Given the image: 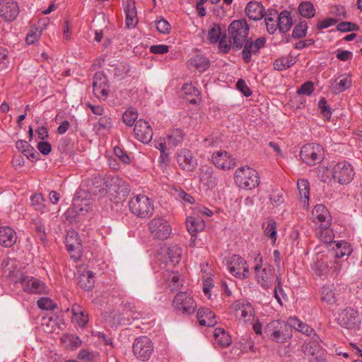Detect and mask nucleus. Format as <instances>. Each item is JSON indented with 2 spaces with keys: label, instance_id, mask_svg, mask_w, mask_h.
<instances>
[{
  "label": "nucleus",
  "instance_id": "nucleus-1",
  "mask_svg": "<svg viewBox=\"0 0 362 362\" xmlns=\"http://www.w3.org/2000/svg\"><path fill=\"white\" fill-rule=\"evenodd\" d=\"M228 30L230 42L232 43V48L235 50L240 49L249 35V25L246 20L233 21L229 25Z\"/></svg>",
  "mask_w": 362,
  "mask_h": 362
},
{
  "label": "nucleus",
  "instance_id": "nucleus-2",
  "mask_svg": "<svg viewBox=\"0 0 362 362\" xmlns=\"http://www.w3.org/2000/svg\"><path fill=\"white\" fill-rule=\"evenodd\" d=\"M129 209L132 214L140 218H149L154 211L153 203L144 194L131 198L129 201Z\"/></svg>",
  "mask_w": 362,
  "mask_h": 362
},
{
  "label": "nucleus",
  "instance_id": "nucleus-3",
  "mask_svg": "<svg viewBox=\"0 0 362 362\" xmlns=\"http://www.w3.org/2000/svg\"><path fill=\"white\" fill-rule=\"evenodd\" d=\"M235 182L241 188L252 189L260 182L257 172L248 166L240 167L235 173Z\"/></svg>",
  "mask_w": 362,
  "mask_h": 362
},
{
  "label": "nucleus",
  "instance_id": "nucleus-4",
  "mask_svg": "<svg viewBox=\"0 0 362 362\" xmlns=\"http://www.w3.org/2000/svg\"><path fill=\"white\" fill-rule=\"evenodd\" d=\"M300 156L305 163L313 166L322 160L324 150L320 144H306L301 148Z\"/></svg>",
  "mask_w": 362,
  "mask_h": 362
},
{
  "label": "nucleus",
  "instance_id": "nucleus-5",
  "mask_svg": "<svg viewBox=\"0 0 362 362\" xmlns=\"http://www.w3.org/2000/svg\"><path fill=\"white\" fill-rule=\"evenodd\" d=\"M173 307L178 313L191 315L194 313L197 303L189 293L179 292L173 298Z\"/></svg>",
  "mask_w": 362,
  "mask_h": 362
},
{
  "label": "nucleus",
  "instance_id": "nucleus-6",
  "mask_svg": "<svg viewBox=\"0 0 362 362\" xmlns=\"http://www.w3.org/2000/svg\"><path fill=\"white\" fill-rule=\"evenodd\" d=\"M355 172L352 165L347 161L337 163L332 169V177L334 181L340 185H347L353 179Z\"/></svg>",
  "mask_w": 362,
  "mask_h": 362
},
{
  "label": "nucleus",
  "instance_id": "nucleus-7",
  "mask_svg": "<svg viewBox=\"0 0 362 362\" xmlns=\"http://www.w3.org/2000/svg\"><path fill=\"white\" fill-rule=\"evenodd\" d=\"M134 355L140 361H148L153 351L151 340L147 337L137 338L132 347Z\"/></svg>",
  "mask_w": 362,
  "mask_h": 362
},
{
  "label": "nucleus",
  "instance_id": "nucleus-8",
  "mask_svg": "<svg viewBox=\"0 0 362 362\" xmlns=\"http://www.w3.org/2000/svg\"><path fill=\"white\" fill-rule=\"evenodd\" d=\"M93 92L97 98L102 100H106L109 95L110 83L103 71H98L93 76Z\"/></svg>",
  "mask_w": 362,
  "mask_h": 362
},
{
  "label": "nucleus",
  "instance_id": "nucleus-9",
  "mask_svg": "<svg viewBox=\"0 0 362 362\" xmlns=\"http://www.w3.org/2000/svg\"><path fill=\"white\" fill-rule=\"evenodd\" d=\"M151 235L157 239L165 240L171 233V227L168 222L160 217L154 218L148 223Z\"/></svg>",
  "mask_w": 362,
  "mask_h": 362
},
{
  "label": "nucleus",
  "instance_id": "nucleus-10",
  "mask_svg": "<svg viewBox=\"0 0 362 362\" xmlns=\"http://www.w3.org/2000/svg\"><path fill=\"white\" fill-rule=\"evenodd\" d=\"M227 267L230 274L240 279H245L248 276L249 269L247 262L238 255H233L227 262Z\"/></svg>",
  "mask_w": 362,
  "mask_h": 362
},
{
  "label": "nucleus",
  "instance_id": "nucleus-11",
  "mask_svg": "<svg viewBox=\"0 0 362 362\" xmlns=\"http://www.w3.org/2000/svg\"><path fill=\"white\" fill-rule=\"evenodd\" d=\"M18 281L21 284L23 290L28 293L41 294L47 291L45 283L34 277L21 274Z\"/></svg>",
  "mask_w": 362,
  "mask_h": 362
},
{
  "label": "nucleus",
  "instance_id": "nucleus-12",
  "mask_svg": "<svg viewBox=\"0 0 362 362\" xmlns=\"http://www.w3.org/2000/svg\"><path fill=\"white\" fill-rule=\"evenodd\" d=\"M134 133L136 139L143 144H148L153 138V129L145 120H137L134 124Z\"/></svg>",
  "mask_w": 362,
  "mask_h": 362
},
{
  "label": "nucleus",
  "instance_id": "nucleus-13",
  "mask_svg": "<svg viewBox=\"0 0 362 362\" xmlns=\"http://www.w3.org/2000/svg\"><path fill=\"white\" fill-rule=\"evenodd\" d=\"M312 217L315 223L320 227H329L332 218L327 207L323 204H317L312 211Z\"/></svg>",
  "mask_w": 362,
  "mask_h": 362
},
{
  "label": "nucleus",
  "instance_id": "nucleus-14",
  "mask_svg": "<svg viewBox=\"0 0 362 362\" xmlns=\"http://www.w3.org/2000/svg\"><path fill=\"white\" fill-rule=\"evenodd\" d=\"M213 163L220 169H231L235 165V159L226 151H218L212 156Z\"/></svg>",
  "mask_w": 362,
  "mask_h": 362
},
{
  "label": "nucleus",
  "instance_id": "nucleus-15",
  "mask_svg": "<svg viewBox=\"0 0 362 362\" xmlns=\"http://www.w3.org/2000/svg\"><path fill=\"white\" fill-rule=\"evenodd\" d=\"M177 161L180 167L186 171L192 172L197 165V160L194 159L191 151L183 148L177 153Z\"/></svg>",
  "mask_w": 362,
  "mask_h": 362
},
{
  "label": "nucleus",
  "instance_id": "nucleus-16",
  "mask_svg": "<svg viewBox=\"0 0 362 362\" xmlns=\"http://www.w3.org/2000/svg\"><path fill=\"white\" fill-rule=\"evenodd\" d=\"M19 13V8L16 2L12 0L0 1V16L6 21H12Z\"/></svg>",
  "mask_w": 362,
  "mask_h": 362
},
{
  "label": "nucleus",
  "instance_id": "nucleus-17",
  "mask_svg": "<svg viewBox=\"0 0 362 362\" xmlns=\"http://www.w3.org/2000/svg\"><path fill=\"white\" fill-rule=\"evenodd\" d=\"M338 320L341 327L348 329H354L360 324L357 312L351 308L344 310Z\"/></svg>",
  "mask_w": 362,
  "mask_h": 362
},
{
  "label": "nucleus",
  "instance_id": "nucleus-18",
  "mask_svg": "<svg viewBox=\"0 0 362 362\" xmlns=\"http://www.w3.org/2000/svg\"><path fill=\"white\" fill-rule=\"evenodd\" d=\"M65 244L68 252L73 253L72 257H75V255L79 256L82 245L78 234L76 230H73L67 232Z\"/></svg>",
  "mask_w": 362,
  "mask_h": 362
},
{
  "label": "nucleus",
  "instance_id": "nucleus-19",
  "mask_svg": "<svg viewBox=\"0 0 362 362\" xmlns=\"http://www.w3.org/2000/svg\"><path fill=\"white\" fill-rule=\"evenodd\" d=\"M86 190L90 195L99 197H104L107 194V189L103 187V179L100 176L88 180Z\"/></svg>",
  "mask_w": 362,
  "mask_h": 362
},
{
  "label": "nucleus",
  "instance_id": "nucleus-20",
  "mask_svg": "<svg viewBox=\"0 0 362 362\" xmlns=\"http://www.w3.org/2000/svg\"><path fill=\"white\" fill-rule=\"evenodd\" d=\"M186 225L188 232L192 235V241L194 243L197 233L205 228V223L200 216H189L186 219Z\"/></svg>",
  "mask_w": 362,
  "mask_h": 362
},
{
  "label": "nucleus",
  "instance_id": "nucleus-21",
  "mask_svg": "<svg viewBox=\"0 0 362 362\" xmlns=\"http://www.w3.org/2000/svg\"><path fill=\"white\" fill-rule=\"evenodd\" d=\"M76 281L80 288L89 291L92 290L95 285L94 273L90 270L85 269L78 274Z\"/></svg>",
  "mask_w": 362,
  "mask_h": 362
},
{
  "label": "nucleus",
  "instance_id": "nucleus-22",
  "mask_svg": "<svg viewBox=\"0 0 362 362\" xmlns=\"http://www.w3.org/2000/svg\"><path fill=\"white\" fill-rule=\"evenodd\" d=\"M135 4L134 0H127L124 11L126 13L125 24L128 28H133L138 23L137 11Z\"/></svg>",
  "mask_w": 362,
  "mask_h": 362
},
{
  "label": "nucleus",
  "instance_id": "nucleus-23",
  "mask_svg": "<svg viewBox=\"0 0 362 362\" xmlns=\"http://www.w3.org/2000/svg\"><path fill=\"white\" fill-rule=\"evenodd\" d=\"M17 240L16 231L8 226L0 227V245L9 247L13 246Z\"/></svg>",
  "mask_w": 362,
  "mask_h": 362
},
{
  "label": "nucleus",
  "instance_id": "nucleus-24",
  "mask_svg": "<svg viewBox=\"0 0 362 362\" xmlns=\"http://www.w3.org/2000/svg\"><path fill=\"white\" fill-rule=\"evenodd\" d=\"M245 13L250 19L259 21L264 16V8L259 2L250 1L245 8Z\"/></svg>",
  "mask_w": 362,
  "mask_h": 362
},
{
  "label": "nucleus",
  "instance_id": "nucleus-25",
  "mask_svg": "<svg viewBox=\"0 0 362 362\" xmlns=\"http://www.w3.org/2000/svg\"><path fill=\"white\" fill-rule=\"evenodd\" d=\"M197 319L202 326L213 327L216 324V315L207 308H199Z\"/></svg>",
  "mask_w": 362,
  "mask_h": 362
},
{
  "label": "nucleus",
  "instance_id": "nucleus-26",
  "mask_svg": "<svg viewBox=\"0 0 362 362\" xmlns=\"http://www.w3.org/2000/svg\"><path fill=\"white\" fill-rule=\"evenodd\" d=\"M272 333L273 335L270 339L277 343H284L291 337V334L288 332V326L283 321H281V325L278 326L276 331Z\"/></svg>",
  "mask_w": 362,
  "mask_h": 362
},
{
  "label": "nucleus",
  "instance_id": "nucleus-27",
  "mask_svg": "<svg viewBox=\"0 0 362 362\" xmlns=\"http://www.w3.org/2000/svg\"><path fill=\"white\" fill-rule=\"evenodd\" d=\"M293 25V20L289 11L284 10L279 14L277 27L279 30L285 33L288 32Z\"/></svg>",
  "mask_w": 362,
  "mask_h": 362
},
{
  "label": "nucleus",
  "instance_id": "nucleus-28",
  "mask_svg": "<svg viewBox=\"0 0 362 362\" xmlns=\"http://www.w3.org/2000/svg\"><path fill=\"white\" fill-rule=\"evenodd\" d=\"M200 180L204 185L213 187L216 185L217 180L213 175V169L211 167L204 166L201 169Z\"/></svg>",
  "mask_w": 362,
  "mask_h": 362
},
{
  "label": "nucleus",
  "instance_id": "nucleus-29",
  "mask_svg": "<svg viewBox=\"0 0 362 362\" xmlns=\"http://www.w3.org/2000/svg\"><path fill=\"white\" fill-rule=\"evenodd\" d=\"M338 79L335 80V84H332L330 86V90L334 94H339L343 91L347 90L351 86V80L349 76H343L337 81Z\"/></svg>",
  "mask_w": 362,
  "mask_h": 362
},
{
  "label": "nucleus",
  "instance_id": "nucleus-30",
  "mask_svg": "<svg viewBox=\"0 0 362 362\" xmlns=\"http://www.w3.org/2000/svg\"><path fill=\"white\" fill-rule=\"evenodd\" d=\"M257 282L264 288H269L272 285V269L264 268L259 273L256 274Z\"/></svg>",
  "mask_w": 362,
  "mask_h": 362
},
{
  "label": "nucleus",
  "instance_id": "nucleus-31",
  "mask_svg": "<svg viewBox=\"0 0 362 362\" xmlns=\"http://www.w3.org/2000/svg\"><path fill=\"white\" fill-rule=\"evenodd\" d=\"M254 43L252 38H247L243 43V49L242 51V57L245 63H250L252 61V54H257L253 47Z\"/></svg>",
  "mask_w": 362,
  "mask_h": 362
},
{
  "label": "nucleus",
  "instance_id": "nucleus-32",
  "mask_svg": "<svg viewBox=\"0 0 362 362\" xmlns=\"http://www.w3.org/2000/svg\"><path fill=\"white\" fill-rule=\"evenodd\" d=\"M237 315H240L245 320L253 317L254 309L250 303H237L235 305Z\"/></svg>",
  "mask_w": 362,
  "mask_h": 362
},
{
  "label": "nucleus",
  "instance_id": "nucleus-33",
  "mask_svg": "<svg viewBox=\"0 0 362 362\" xmlns=\"http://www.w3.org/2000/svg\"><path fill=\"white\" fill-rule=\"evenodd\" d=\"M214 337L216 342L222 347H227L232 342L230 335L222 328H216L214 329Z\"/></svg>",
  "mask_w": 362,
  "mask_h": 362
},
{
  "label": "nucleus",
  "instance_id": "nucleus-34",
  "mask_svg": "<svg viewBox=\"0 0 362 362\" xmlns=\"http://www.w3.org/2000/svg\"><path fill=\"white\" fill-rule=\"evenodd\" d=\"M315 233L317 238L325 243H332L334 238V234L329 227L325 228L323 226L317 227L315 229Z\"/></svg>",
  "mask_w": 362,
  "mask_h": 362
},
{
  "label": "nucleus",
  "instance_id": "nucleus-35",
  "mask_svg": "<svg viewBox=\"0 0 362 362\" xmlns=\"http://www.w3.org/2000/svg\"><path fill=\"white\" fill-rule=\"evenodd\" d=\"M182 255V250L177 245H173L168 248V264L175 266L178 264L181 259Z\"/></svg>",
  "mask_w": 362,
  "mask_h": 362
},
{
  "label": "nucleus",
  "instance_id": "nucleus-36",
  "mask_svg": "<svg viewBox=\"0 0 362 362\" xmlns=\"http://www.w3.org/2000/svg\"><path fill=\"white\" fill-rule=\"evenodd\" d=\"M300 15L306 18H311L315 16V8L310 1H302L298 6Z\"/></svg>",
  "mask_w": 362,
  "mask_h": 362
},
{
  "label": "nucleus",
  "instance_id": "nucleus-37",
  "mask_svg": "<svg viewBox=\"0 0 362 362\" xmlns=\"http://www.w3.org/2000/svg\"><path fill=\"white\" fill-rule=\"evenodd\" d=\"M303 352L308 356L317 357L319 355L324 356L323 351L320 349V346L315 341H310L303 346Z\"/></svg>",
  "mask_w": 362,
  "mask_h": 362
},
{
  "label": "nucleus",
  "instance_id": "nucleus-38",
  "mask_svg": "<svg viewBox=\"0 0 362 362\" xmlns=\"http://www.w3.org/2000/svg\"><path fill=\"white\" fill-rule=\"evenodd\" d=\"M190 64L199 71H204L209 66V62L208 59L199 54L192 58L190 59Z\"/></svg>",
  "mask_w": 362,
  "mask_h": 362
},
{
  "label": "nucleus",
  "instance_id": "nucleus-39",
  "mask_svg": "<svg viewBox=\"0 0 362 362\" xmlns=\"http://www.w3.org/2000/svg\"><path fill=\"white\" fill-rule=\"evenodd\" d=\"M72 313L75 316L79 326L84 327L88 321V315L80 305L74 304L72 306Z\"/></svg>",
  "mask_w": 362,
  "mask_h": 362
},
{
  "label": "nucleus",
  "instance_id": "nucleus-40",
  "mask_svg": "<svg viewBox=\"0 0 362 362\" xmlns=\"http://www.w3.org/2000/svg\"><path fill=\"white\" fill-rule=\"evenodd\" d=\"M299 194L302 200L305 202L309 199L310 183L307 180H298L297 182Z\"/></svg>",
  "mask_w": 362,
  "mask_h": 362
},
{
  "label": "nucleus",
  "instance_id": "nucleus-41",
  "mask_svg": "<svg viewBox=\"0 0 362 362\" xmlns=\"http://www.w3.org/2000/svg\"><path fill=\"white\" fill-rule=\"evenodd\" d=\"M321 299L328 304H334L337 301L334 292L329 286H324L321 288Z\"/></svg>",
  "mask_w": 362,
  "mask_h": 362
},
{
  "label": "nucleus",
  "instance_id": "nucleus-42",
  "mask_svg": "<svg viewBox=\"0 0 362 362\" xmlns=\"http://www.w3.org/2000/svg\"><path fill=\"white\" fill-rule=\"evenodd\" d=\"M295 64V61L289 57H281L274 61V69L278 71L285 70Z\"/></svg>",
  "mask_w": 362,
  "mask_h": 362
},
{
  "label": "nucleus",
  "instance_id": "nucleus-43",
  "mask_svg": "<svg viewBox=\"0 0 362 362\" xmlns=\"http://www.w3.org/2000/svg\"><path fill=\"white\" fill-rule=\"evenodd\" d=\"M308 24L306 21H300L297 24L292 32V37L296 39H300L305 37L307 34Z\"/></svg>",
  "mask_w": 362,
  "mask_h": 362
},
{
  "label": "nucleus",
  "instance_id": "nucleus-44",
  "mask_svg": "<svg viewBox=\"0 0 362 362\" xmlns=\"http://www.w3.org/2000/svg\"><path fill=\"white\" fill-rule=\"evenodd\" d=\"M31 205L35 211L42 213L45 207V199L40 193L35 194L30 197Z\"/></svg>",
  "mask_w": 362,
  "mask_h": 362
},
{
  "label": "nucleus",
  "instance_id": "nucleus-45",
  "mask_svg": "<svg viewBox=\"0 0 362 362\" xmlns=\"http://www.w3.org/2000/svg\"><path fill=\"white\" fill-rule=\"evenodd\" d=\"M337 248L335 252V257L337 258L349 256L352 252V248L350 244L346 242L337 243Z\"/></svg>",
  "mask_w": 362,
  "mask_h": 362
},
{
  "label": "nucleus",
  "instance_id": "nucleus-46",
  "mask_svg": "<svg viewBox=\"0 0 362 362\" xmlns=\"http://www.w3.org/2000/svg\"><path fill=\"white\" fill-rule=\"evenodd\" d=\"M184 136L185 134L182 130L180 129H173L168 136V144H171L173 146H176L182 142Z\"/></svg>",
  "mask_w": 362,
  "mask_h": 362
},
{
  "label": "nucleus",
  "instance_id": "nucleus-47",
  "mask_svg": "<svg viewBox=\"0 0 362 362\" xmlns=\"http://www.w3.org/2000/svg\"><path fill=\"white\" fill-rule=\"evenodd\" d=\"M223 36L222 30L219 24L214 23L209 30V40L212 44H216Z\"/></svg>",
  "mask_w": 362,
  "mask_h": 362
},
{
  "label": "nucleus",
  "instance_id": "nucleus-48",
  "mask_svg": "<svg viewBox=\"0 0 362 362\" xmlns=\"http://www.w3.org/2000/svg\"><path fill=\"white\" fill-rule=\"evenodd\" d=\"M137 117V111L134 108H129L124 112L122 120L126 125L132 127L134 122L136 123Z\"/></svg>",
  "mask_w": 362,
  "mask_h": 362
},
{
  "label": "nucleus",
  "instance_id": "nucleus-49",
  "mask_svg": "<svg viewBox=\"0 0 362 362\" xmlns=\"http://www.w3.org/2000/svg\"><path fill=\"white\" fill-rule=\"evenodd\" d=\"M276 222L273 219H269L267 221V226L264 229V235L275 243L276 240Z\"/></svg>",
  "mask_w": 362,
  "mask_h": 362
},
{
  "label": "nucleus",
  "instance_id": "nucleus-50",
  "mask_svg": "<svg viewBox=\"0 0 362 362\" xmlns=\"http://www.w3.org/2000/svg\"><path fill=\"white\" fill-rule=\"evenodd\" d=\"M269 200L274 206H279L284 202V192L281 189L272 190L269 194Z\"/></svg>",
  "mask_w": 362,
  "mask_h": 362
},
{
  "label": "nucleus",
  "instance_id": "nucleus-51",
  "mask_svg": "<svg viewBox=\"0 0 362 362\" xmlns=\"http://www.w3.org/2000/svg\"><path fill=\"white\" fill-rule=\"evenodd\" d=\"M112 127V118L107 115L99 118L98 122V130L109 131Z\"/></svg>",
  "mask_w": 362,
  "mask_h": 362
},
{
  "label": "nucleus",
  "instance_id": "nucleus-52",
  "mask_svg": "<svg viewBox=\"0 0 362 362\" xmlns=\"http://www.w3.org/2000/svg\"><path fill=\"white\" fill-rule=\"evenodd\" d=\"M279 325H281V321L279 320H274L268 323L264 329V336L270 339L273 335L272 332L276 331Z\"/></svg>",
  "mask_w": 362,
  "mask_h": 362
},
{
  "label": "nucleus",
  "instance_id": "nucleus-53",
  "mask_svg": "<svg viewBox=\"0 0 362 362\" xmlns=\"http://www.w3.org/2000/svg\"><path fill=\"white\" fill-rule=\"evenodd\" d=\"M337 30L343 33L355 31L359 30V26L354 23L344 21L337 25Z\"/></svg>",
  "mask_w": 362,
  "mask_h": 362
},
{
  "label": "nucleus",
  "instance_id": "nucleus-54",
  "mask_svg": "<svg viewBox=\"0 0 362 362\" xmlns=\"http://www.w3.org/2000/svg\"><path fill=\"white\" fill-rule=\"evenodd\" d=\"M37 304L42 310H52L56 308V304L49 298H40Z\"/></svg>",
  "mask_w": 362,
  "mask_h": 362
},
{
  "label": "nucleus",
  "instance_id": "nucleus-55",
  "mask_svg": "<svg viewBox=\"0 0 362 362\" xmlns=\"http://www.w3.org/2000/svg\"><path fill=\"white\" fill-rule=\"evenodd\" d=\"M314 83L312 81H307L302 84L297 90L298 95H310L314 91Z\"/></svg>",
  "mask_w": 362,
  "mask_h": 362
},
{
  "label": "nucleus",
  "instance_id": "nucleus-56",
  "mask_svg": "<svg viewBox=\"0 0 362 362\" xmlns=\"http://www.w3.org/2000/svg\"><path fill=\"white\" fill-rule=\"evenodd\" d=\"M315 272L320 277L326 276L329 272V267L327 264L322 261L317 262L315 264Z\"/></svg>",
  "mask_w": 362,
  "mask_h": 362
},
{
  "label": "nucleus",
  "instance_id": "nucleus-57",
  "mask_svg": "<svg viewBox=\"0 0 362 362\" xmlns=\"http://www.w3.org/2000/svg\"><path fill=\"white\" fill-rule=\"evenodd\" d=\"M122 180L118 177H108L106 180L103 179V187L107 189V192L111 189L115 191L112 187L119 186Z\"/></svg>",
  "mask_w": 362,
  "mask_h": 362
},
{
  "label": "nucleus",
  "instance_id": "nucleus-58",
  "mask_svg": "<svg viewBox=\"0 0 362 362\" xmlns=\"http://www.w3.org/2000/svg\"><path fill=\"white\" fill-rule=\"evenodd\" d=\"M156 29L160 33L168 34L170 31L171 26L165 18H162L156 21Z\"/></svg>",
  "mask_w": 362,
  "mask_h": 362
},
{
  "label": "nucleus",
  "instance_id": "nucleus-59",
  "mask_svg": "<svg viewBox=\"0 0 362 362\" xmlns=\"http://www.w3.org/2000/svg\"><path fill=\"white\" fill-rule=\"evenodd\" d=\"M32 162L39 159V153L28 144V146L22 152Z\"/></svg>",
  "mask_w": 362,
  "mask_h": 362
},
{
  "label": "nucleus",
  "instance_id": "nucleus-60",
  "mask_svg": "<svg viewBox=\"0 0 362 362\" xmlns=\"http://www.w3.org/2000/svg\"><path fill=\"white\" fill-rule=\"evenodd\" d=\"M82 199H77L74 200V209L76 212L78 214H83L85 212H88L90 209V204L87 202L85 203L84 206H82Z\"/></svg>",
  "mask_w": 362,
  "mask_h": 362
},
{
  "label": "nucleus",
  "instance_id": "nucleus-61",
  "mask_svg": "<svg viewBox=\"0 0 362 362\" xmlns=\"http://www.w3.org/2000/svg\"><path fill=\"white\" fill-rule=\"evenodd\" d=\"M34 230H35L38 238L43 243H45L47 241V237H46L45 226L40 222H37L35 224Z\"/></svg>",
  "mask_w": 362,
  "mask_h": 362
},
{
  "label": "nucleus",
  "instance_id": "nucleus-62",
  "mask_svg": "<svg viewBox=\"0 0 362 362\" xmlns=\"http://www.w3.org/2000/svg\"><path fill=\"white\" fill-rule=\"evenodd\" d=\"M114 153L115 156L119 158L124 163L129 164L131 162L130 157L128 156L126 151L119 146L114 148Z\"/></svg>",
  "mask_w": 362,
  "mask_h": 362
},
{
  "label": "nucleus",
  "instance_id": "nucleus-63",
  "mask_svg": "<svg viewBox=\"0 0 362 362\" xmlns=\"http://www.w3.org/2000/svg\"><path fill=\"white\" fill-rule=\"evenodd\" d=\"M318 107L321 110V113L327 119H329L331 117V110L330 107L327 105V101L325 98H322L319 100Z\"/></svg>",
  "mask_w": 362,
  "mask_h": 362
},
{
  "label": "nucleus",
  "instance_id": "nucleus-64",
  "mask_svg": "<svg viewBox=\"0 0 362 362\" xmlns=\"http://www.w3.org/2000/svg\"><path fill=\"white\" fill-rule=\"evenodd\" d=\"M236 87L245 96L249 97L252 95V92L247 86L243 79H239L236 83Z\"/></svg>",
  "mask_w": 362,
  "mask_h": 362
}]
</instances>
